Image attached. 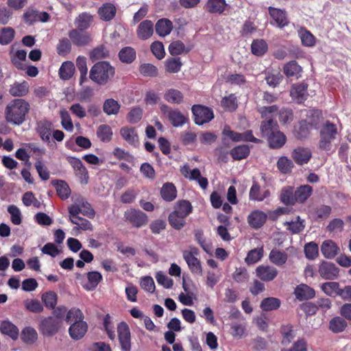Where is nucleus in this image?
Wrapping results in <instances>:
<instances>
[{
    "label": "nucleus",
    "instance_id": "nucleus-43",
    "mask_svg": "<svg viewBox=\"0 0 351 351\" xmlns=\"http://www.w3.org/2000/svg\"><path fill=\"white\" fill-rule=\"evenodd\" d=\"M41 300L46 308L54 309L58 302V295L53 291H49L42 294Z\"/></svg>",
    "mask_w": 351,
    "mask_h": 351
},
{
    "label": "nucleus",
    "instance_id": "nucleus-6",
    "mask_svg": "<svg viewBox=\"0 0 351 351\" xmlns=\"http://www.w3.org/2000/svg\"><path fill=\"white\" fill-rule=\"evenodd\" d=\"M160 109L173 127H182L189 121L188 117L178 109H173L166 104H160Z\"/></svg>",
    "mask_w": 351,
    "mask_h": 351
},
{
    "label": "nucleus",
    "instance_id": "nucleus-24",
    "mask_svg": "<svg viewBox=\"0 0 351 351\" xmlns=\"http://www.w3.org/2000/svg\"><path fill=\"white\" fill-rule=\"evenodd\" d=\"M339 251V248L332 240H326L321 245V252L323 256L327 258L335 257Z\"/></svg>",
    "mask_w": 351,
    "mask_h": 351
},
{
    "label": "nucleus",
    "instance_id": "nucleus-64",
    "mask_svg": "<svg viewBox=\"0 0 351 351\" xmlns=\"http://www.w3.org/2000/svg\"><path fill=\"white\" fill-rule=\"evenodd\" d=\"M299 36L302 44L306 47H313L315 43L314 36L308 31L301 29L299 31Z\"/></svg>",
    "mask_w": 351,
    "mask_h": 351
},
{
    "label": "nucleus",
    "instance_id": "nucleus-13",
    "mask_svg": "<svg viewBox=\"0 0 351 351\" xmlns=\"http://www.w3.org/2000/svg\"><path fill=\"white\" fill-rule=\"evenodd\" d=\"M117 332L119 343L123 351H130L131 349V337L128 324L125 322H121L117 326Z\"/></svg>",
    "mask_w": 351,
    "mask_h": 351
},
{
    "label": "nucleus",
    "instance_id": "nucleus-50",
    "mask_svg": "<svg viewBox=\"0 0 351 351\" xmlns=\"http://www.w3.org/2000/svg\"><path fill=\"white\" fill-rule=\"evenodd\" d=\"M346 327L347 322L340 317H335L329 322L330 330L335 333L343 331Z\"/></svg>",
    "mask_w": 351,
    "mask_h": 351
},
{
    "label": "nucleus",
    "instance_id": "nucleus-61",
    "mask_svg": "<svg viewBox=\"0 0 351 351\" xmlns=\"http://www.w3.org/2000/svg\"><path fill=\"white\" fill-rule=\"evenodd\" d=\"M280 302L276 298H267L264 299L261 304V307L263 311H269L278 308Z\"/></svg>",
    "mask_w": 351,
    "mask_h": 351
},
{
    "label": "nucleus",
    "instance_id": "nucleus-29",
    "mask_svg": "<svg viewBox=\"0 0 351 351\" xmlns=\"http://www.w3.org/2000/svg\"><path fill=\"white\" fill-rule=\"evenodd\" d=\"M294 293L295 297L300 300L313 298L315 295L314 289L304 284L298 285L295 288Z\"/></svg>",
    "mask_w": 351,
    "mask_h": 351
},
{
    "label": "nucleus",
    "instance_id": "nucleus-32",
    "mask_svg": "<svg viewBox=\"0 0 351 351\" xmlns=\"http://www.w3.org/2000/svg\"><path fill=\"white\" fill-rule=\"evenodd\" d=\"M120 134L130 145H136L138 143V134L133 128L127 126L122 128L120 130Z\"/></svg>",
    "mask_w": 351,
    "mask_h": 351
},
{
    "label": "nucleus",
    "instance_id": "nucleus-16",
    "mask_svg": "<svg viewBox=\"0 0 351 351\" xmlns=\"http://www.w3.org/2000/svg\"><path fill=\"white\" fill-rule=\"evenodd\" d=\"M256 276L263 281H271L278 275L276 268L269 265H260L256 269Z\"/></svg>",
    "mask_w": 351,
    "mask_h": 351
},
{
    "label": "nucleus",
    "instance_id": "nucleus-59",
    "mask_svg": "<svg viewBox=\"0 0 351 351\" xmlns=\"http://www.w3.org/2000/svg\"><path fill=\"white\" fill-rule=\"evenodd\" d=\"M174 211L186 217L192 212V206L189 201H180L176 204Z\"/></svg>",
    "mask_w": 351,
    "mask_h": 351
},
{
    "label": "nucleus",
    "instance_id": "nucleus-39",
    "mask_svg": "<svg viewBox=\"0 0 351 351\" xmlns=\"http://www.w3.org/2000/svg\"><path fill=\"white\" fill-rule=\"evenodd\" d=\"M294 188L291 186H284L281 190L280 199L286 205H293L295 202Z\"/></svg>",
    "mask_w": 351,
    "mask_h": 351
},
{
    "label": "nucleus",
    "instance_id": "nucleus-36",
    "mask_svg": "<svg viewBox=\"0 0 351 351\" xmlns=\"http://www.w3.org/2000/svg\"><path fill=\"white\" fill-rule=\"evenodd\" d=\"M93 22V16L87 12L80 14L75 20V25L81 31L88 29Z\"/></svg>",
    "mask_w": 351,
    "mask_h": 351
},
{
    "label": "nucleus",
    "instance_id": "nucleus-11",
    "mask_svg": "<svg viewBox=\"0 0 351 351\" xmlns=\"http://www.w3.org/2000/svg\"><path fill=\"white\" fill-rule=\"evenodd\" d=\"M181 173L187 179L196 180L202 189H206L208 182L206 178L201 176L200 171L195 168L191 170L189 165H184L180 168Z\"/></svg>",
    "mask_w": 351,
    "mask_h": 351
},
{
    "label": "nucleus",
    "instance_id": "nucleus-37",
    "mask_svg": "<svg viewBox=\"0 0 351 351\" xmlns=\"http://www.w3.org/2000/svg\"><path fill=\"white\" fill-rule=\"evenodd\" d=\"M29 92V85L27 82H23L21 83H14L9 90V93L14 97H23L27 94Z\"/></svg>",
    "mask_w": 351,
    "mask_h": 351
},
{
    "label": "nucleus",
    "instance_id": "nucleus-31",
    "mask_svg": "<svg viewBox=\"0 0 351 351\" xmlns=\"http://www.w3.org/2000/svg\"><path fill=\"white\" fill-rule=\"evenodd\" d=\"M155 29L160 36L164 37L171 33L173 29V23L167 19H161L156 22Z\"/></svg>",
    "mask_w": 351,
    "mask_h": 351
},
{
    "label": "nucleus",
    "instance_id": "nucleus-8",
    "mask_svg": "<svg viewBox=\"0 0 351 351\" xmlns=\"http://www.w3.org/2000/svg\"><path fill=\"white\" fill-rule=\"evenodd\" d=\"M62 326V320L52 316L43 317L39 324V330L43 335L53 336Z\"/></svg>",
    "mask_w": 351,
    "mask_h": 351
},
{
    "label": "nucleus",
    "instance_id": "nucleus-42",
    "mask_svg": "<svg viewBox=\"0 0 351 351\" xmlns=\"http://www.w3.org/2000/svg\"><path fill=\"white\" fill-rule=\"evenodd\" d=\"M313 189L311 186L304 184L297 189L295 191V202H304L311 195Z\"/></svg>",
    "mask_w": 351,
    "mask_h": 351
},
{
    "label": "nucleus",
    "instance_id": "nucleus-56",
    "mask_svg": "<svg viewBox=\"0 0 351 351\" xmlns=\"http://www.w3.org/2000/svg\"><path fill=\"white\" fill-rule=\"evenodd\" d=\"M250 153V148L247 145H239L230 151V154L234 160L245 158Z\"/></svg>",
    "mask_w": 351,
    "mask_h": 351
},
{
    "label": "nucleus",
    "instance_id": "nucleus-51",
    "mask_svg": "<svg viewBox=\"0 0 351 351\" xmlns=\"http://www.w3.org/2000/svg\"><path fill=\"white\" fill-rule=\"evenodd\" d=\"M321 289L326 295L335 297L339 295V284L337 282H327L322 285Z\"/></svg>",
    "mask_w": 351,
    "mask_h": 351
},
{
    "label": "nucleus",
    "instance_id": "nucleus-19",
    "mask_svg": "<svg viewBox=\"0 0 351 351\" xmlns=\"http://www.w3.org/2000/svg\"><path fill=\"white\" fill-rule=\"evenodd\" d=\"M53 130V124L47 120H41L37 122L36 131L41 139L47 143L50 142Z\"/></svg>",
    "mask_w": 351,
    "mask_h": 351
},
{
    "label": "nucleus",
    "instance_id": "nucleus-45",
    "mask_svg": "<svg viewBox=\"0 0 351 351\" xmlns=\"http://www.w3.org/2000/svg\"><path fill=\"white\" fill-rule=\"evenodd\" d=\"M57 194L62 199H66L71 194V189L67 183L63 180H58L53 183Z\"/></svg>",
    "mask_w": 351,
    "mask_h": 351
},
{
    "label": "nucleus",
    "instance_id": "nucleus-47",
    "mask_svg": "<svg viewBox=\"0 0 351 351\" xmlns=\"http://www.w3.org/2000/svg\"><path fill=\"white\" fill-rule=\"evenodd\" d=\"M176 189L171 183H165L160 191L162 197L166 201H172L176 197Z\"/></svg>",
    "mask_w": 351,
    "mask_h": 351
},
{
    "label": "nucleus",
    "instance_id": "nucleus-15",
    "mask_svg": "<svg viewBox=\"0 0 351 351\" xmlns=\"http://www.w3.org/2000/svg\"><path fill=\"white\" fill-rule=\"evenodd\" d=\"M267 215L260 210H255L250 213L247 217L249 225L254 229L261 228L266 222Z\"/></svg>",
    "mask_w": 351,
    "mask_h": 351
},
{
    "label": "nucleus",
    "instance_id": "nucleus-14",
    "mask_svg": "<svg viewBox=\"0 0 351 351\" xmlns=\"http://www.w3.org/2000/svg\"><path fill=\"white\" fill-rule=\"evenodd\" d=\"M124 217L127 221L137 228L145 225L147 222L146 215L139 210L129 209L125 212Z\"/></svg>",
    "mask_w": 351,
    "mask_h": 351
},
{
    "label": "nucleus",
    "instance_id": "nucleus-21",
    "mask_svg": "<svg viewBox=\"0 0 351 351\" xmlns=\"http://www.w3.org/2000/svg\"><path fill=\"white\" fill-rule=\"evenodd\" d=\"M88 325L86 322L81 321L73 323L69 328L71 337L75 340L82 339L86 334Z\"/></svg>",
    "mask_w": 351,
    "mask_h": 351
},
{
    "label": "nucleus",
    "instance_id": "nucleus-7",
    "mask_svg": "<svg viewBox=\"0 0 351 351\" xmlns=\"http://www.w3.org/2000/svg\"><path fill=\"white\" fill-rule=\"evenodd\" d=\"M197 254L198 250L196 247H190V250L183 252V258L193 274L202 276L203 269L200 261L196 257Z\"/></svg>",
    "mask_w": 351,
    "mask_h": 351
},
{
    "label": "nucleus",
    "instance_id": "nucleus-17",
    "mask_svg": "<svg viewBox=\"0 0 351 351\" xmlns=\"http://www.w3.org/2000/svg\"><path fill=\"white\" fill-rule=\"evenodd\" d=\"M308 85L305 83L297 84L292 86L290 96L298 103H302L306 100Z\"/></svg>",
    "mask_w": 351,
    "mask_h": 351
},
{
    "label": "nucleus",
    "instance_id": "nucleus-22",
    "mask_svg": "<svg viewBox=\"0 0 351 351\" xmlns=\"http://www.w3.org/2000/svg\"><path fill=\"white\" fill-rule=\"evenodd\" d=\"M69 36L75 45L84 46L88 45L91 37L87 32H80L76 29H72L69 32Z\"/></svg>",
    "mask_w": 351,
    "mask_h": 351
},
{
    "label": "nucleus",
    "instance_id": "nucleus-18",
    "mask_svg": "<svg viewBox=\"0 0 351 351\" xmlns=\"http://www.w3.org/2000/svg\"><path fill=\"white\" fill-rule=\"evenodd\" d=\"M154 34V23L150 20H145L140 23L136 29V36L140 40H145L150 38Z\"/></svg>",
    "mask_w": 351,
    "mask_h": 351
},
{
    "label": "nucleus",
    "instance_id": "nucleus-2",
    "mask_svg": "<svg viewBox=\"0 0 351 351\" xmlns=\"http://www.w3.org/2000/svg\"><path fill=\"white\" fill-rule=\"evenodd\" d=\"M114 69L106 61L95 64L90 71V79L99 85H105L114 75Z\"/></svg>",
    "mask_w": 351,
    "mask_h": 351
},
{
    "label": "nucleus",
    "instance_id": "nucleus-62",
    "mask_svg": "<svg viewBox=\"0 0 351 351\" xmlns=\"http://www.w3.org/2000/svg\"><path fill=\"white\" fill-rule=\"evenodd\" d=\"M263 256V249L256 248L250 251L245 259V262L248 264H254L261 259Z\"/></svg>",
    "mask_w": 351,
    "mask_h": 351
},
{
    "label": "nucleus",
    "instance_id": "nucleus-10",
    "mask_svg": "<svg viewBox=\"0 0 351 351\" xmlns=\"http://www.w3.org/2000/svg\"><path fill=\"white\" fill-rule=\"evenodd\" d=\"M320 277L325 280H335L339 276V269L331 262L322 261L318 267Z\"/></svg>",
    "mask_w": 351,
    "mask_h": 351
},
{
    "label": "nucleus",
    "instance_id": "nucleus-57",
    "mask_svg": "<svg viewBox=\"0 0 351 351\" xmlns=\"http://www.w3.org/2000/svg\"><path fill=\"white\" fill-rule=\"evenodd\" d=\"M185 218L186 217L173 211L169 216V221L173 228L180 230L185 224Z\"/></svg>",
    "mask_w": 351,
    "mask_h": 351
},
{
    "label": "nucleus",
    "instance_id": "nucleus-30",
    "mask_svg": "<svg viewBox=\"0 0 351 351\" xmlns=\"http://www.w3.org/2000/svg\"><path fill=\"white\" fill-rule=\"evenodd\" d=\"M270 195L269 190H265L263 193L261 191L260 186L254 182L249 193V197L250 200L262 202Z\"/></svg>",
    "mask_w": 351,
    "mask_h": 351
},
{
    "label": "nucleus",
    "instance_id": "nucleus-41",
    "mask_svg": "<svg viewBox=\"0 0 351 351\" xmlns=\"http://www.w3.org/2000/svg\"><path fill=\"white\" fill-rule=\"evenodd\" d=\"M0 331L2 334L8 335L14 340L16 339L19 336L17 327L8 321H4L1 323Z\"/></svg>",
    "mask_w": 351,
    "mask_h": 351
},
{
    "label": "nucleus",
    "instance_id": "nucleus-1",
    "mask_svg": "<svg viewBox=\"0 0 351 351\" xmlns=\"http://www.w3.org/2000/svg\"><path fill=\"white\" fill-rule=\"evenodd\" d=\"M30 110L29 104L23 99H14L10 101L5 108V121L14 125H21Z\"/></svg>",
    "mask_w": 351,
    "mask_h": 351
},
{
    "label": "nucleus",
    "instance_id": "nucleus-49",
    "mask_svg": "<svg viewBox=\"0 0 351 351\" xmlns=\"http://www.w3.org/2000/svg\"><path fill=\"white\" fill-rule=\"evenodd\" d=\"M119 56L121 62L131 63L136 58V51L131 47H125L119 51Z\"/></svg>",
    "mask_w": 351,
    "mask_h": 351
},
{
    "label": "nucleus",
    "instance_id": "nucleus-38",
    "mask_svg": "<svg viewBox=\"0 0 351 351\" xmlns=\"http://www.w3.org/2000/svg\"><path fill=\"white\" fill-rule=\"evenodd\" d=\"M87 279L88 282L84 284L83 287L87 291H93L102 280V276L98 271H90L87 274Z\"/></svg>",
    "mask_w": 351,
    "mask_h": 351
},
{
    "label": "nucleus",
    "instance_id": "nucleus-23",
    "mask_svg": "<svg viewBox=\"0 0 351 351\" xmlns=\"http://www.w3.org/2000/svg\"><path fill=\"white\" fill-rule=\"evenodd\" d=\"M69 221L75 225V226L73 228V231L75 232H79L80 230H93V225L88 219L80 217L79 216H69Z\"/></svg>",
    "mask_w": 351,
    "mask_h": 351
},
{
    "label": "nucleus",
    "instance_id": "nucleus-27",
    "mask_svg": "<svg viewBox=\"0 0 351 351\" xmlns=\"http://www.w3.org/2000/svg\"><path fill=\"white\" fill-rule=\"evenodd\" d=\"M269 11L271 17L275 21L278 27L282 28L288 24V20L284 10L269 7Z\"/></svg>",
    "mask_w": 351,
    "mask_h": 351
},
{
    "label": "nucleus",
    "instance_id": "nucleus-58",
    "mask_svg": "<svg viewBox=\"0 0 351 351\" xmlns=\"http://www.w3.org/2000/svg\"><path fill=\"white\" fill-rule=\"evenodd\" d=\"M182 63L180 58H168L165 61V69L168 73H176L180 71Z\"/></svg>",
    "mask_w": 351,
    "mask_h": 351
},
{
    "label": "nucleus",
    "instance_id": "nucleus-12",
    "mask_svg": "<svg viewBox=\"0 0 351 351\" xmlns=\"http://www.w3.org/2000/svg\"><path fill=\"white\" fill-rule=\"evenodd\" d=\"M69 164L74 170L75 175L78 178L81 184H86L88 182V173L80 159L70 157L68 159Z\"/></svg>",
    "mask_w": 351,
    "mask_h": 351
},
{
    "label": "nucleus",
    "instance_id": "nucleus-25",
    "mask_svg": "<svg viewBox=\"0 0 351 351\" xmlns=\"http://www.w3.org/2000/svg\"><path fill=\"white\" fill-rule=\"evenodd\" d=\"M226 5L225 0H208L204 9L209 13L221 14L224 12Z\"/></svg>",
    "mask_w": 351,
    "mask_h": 351
},
{
    "label": "nucleus",
    "instance_id": "nucleus-26",
    "mask_svg": "<svg viewBox=\"0 0 351 351\" xmlns=\"http://www.w3.org/2000/svg\"><path fill=\"white\" fill-rule=\"evenodd\" d=\"M278 130V125L276 121L273 119L263 121L261 123L260 130L261 136L266 137L267 140L276 131Z\"/></svg>",
    "mask_w": 351,
    "mask_h": 351
},
{
    "label": "nucleus",
    "instance_id": "nucleus-5",
    "mask_svg": "<svg viewBox=\"0 0 351 351\" xmlns=\"http://www.w3.org/2000/svg\"><path fill=\"white\" fill-rule=\"evenodd\" d=\"M322 112L318 110H309L306 112V119L300 122L298 136L304 138L307 136L308 130L317 126L322 120Z\"/></svg>",
    "mask_w": 351,
    "mask_h": 351
},
{
    "label": "nucleus",
    "instance_id": "nucleus-40",
    "mask_svg": "<svg viewBox=\"0 0 351 351\" xmlns=\"http://www.w3.org/2000/svg\"><path fill=\"white\" fill-rule=\"evenodd\" d=\"M302 71V67L294 60L285 64L283 72L287 77H296L298 78Z\"/></svg>",
    "mask_w": 351,
    "mask_h": 351
},
{
    "label": "nucleus",
    "instance_id": "nucleus-4",
    "mask_svg": "<svg viewBox=\"0 0 351 351\" xmlns=\"http://www.w3.org/2000/svg\"><path fill=\"white\" fill-rule=\"evenodd\" d=\"M73 203L68 208L69 216L77 217L82 214L90 219H93L95 212L90 204L82 197H73Z\"/></svg>",
    "mask_w": 351,
    "mask_h": 351
},
{
    "label": "nucleus",
    "instance_id": "nucleus-54",
    "mask_svg": "<svg viewBox=\"0 0 351 351\" xmlns=\"http://www.w3.org/2000/svg\"><path fill=\"white\" fill-rule=\"evenodd\" d=\"M251 49L254 55L260 56L267 51V45L264 40L258 39L252 42Z\"/></svg>",
    "mask_w": 351,
    "mask_h": 351
},
{
    "label": "nucleus",
    "instance_id": "nucleus-20",
    "mask_svg": "<svg viewBox=\"0 0 351 351\" xmlns=\"http://www.w3.org/2000/svg\"><path fill=\"white\" fill-rule=\"evenodd\" d=\"M312 156L311 152L308 148L298 147L293 149L291 157L296 164L302 165L306 164Z\"/></svg>",
    "mask_w": 351,
    "mask_h": 351
},
{
    "label": "nucleus",
    "instance_id": "nucleus-3",
    "mask_svg": "<svg viewBox=\"0 0 351 351\" xmlns=\"http://www.w3.org/2000/svg\"><path fill=\"white\" fill-rule=\"evenodd\" d=\"M338 136V129L335 124L326 121L320 128L319 147L324 151H330L332 143Z\"/></svg>",
    "mask_w": 351,
    "mask_h": 351
},
{
    "label": "nucleus",
    "instance_id": "nucleus-33",
    "mask_svg": "<svg viewBox=\"0 0 351 351\" xmlns=\"http://www.w3.org/2000/svg\"><path fill=\"white\" fill-rule=\"evenodd\" d=\"M164 99L170 104H180L184 99L183 94L177 89L169 88L164 93Z\"/></svg>",
    "mask_w": 351,
    "mask_h": 351
},
{
    "label": "nucleus",
    "instance_id": "nucleus-52",
    "mask_svg": "<svg viewBox=\"0 0 351 351\" xmlns=\"http://www.w3.org/2000/svg\"><path fill=\"white\" fill-rule=\"evenodd\" d=\"M38 337L36 330L32 327L25 328L21 332V339L26 343H34Z\"/></svg>",
    "mask_w": 351,
    "mask_h": 351
},
{
    "label": "nucleus",
    "instance_id": "nucleus-48",
    "mask_svg": "<svg viewBox=\"0 0 351 351\" xmlns=\"http://www.w3.org/2000/svg\"><path fill=\"white\" fill-rule=\"evenodd\" d=\"M15 31L11 27H6L0 29V44L5 45L12 41L14 38Z\"/></svg>",
    "mask_w": 351,
    "mask_h": 351
},
{
    "label": "nucleus",
    "instance_id": "nucleus-60",
    "mask_svg": "<svg viewBox=\"0 0 351 351\" xmlns=\"http://www.w3.org/2000/svg\"><path fill=\"white\" fill-rule=\"evenodd\" d=\"M97 137L103 142H108L112 136V129L106 125H100L97 130Z\"/></svg>",
    "mask_w": 351,
    "mask_h": 351
},
{
    "label": "nucleus",
    "instance_id": "nucleus-46",
    "mask_svg": "<svg viewBox=\"0 0 351 351\" xmlns=\"http://www.w3.org/2000/svg\"><path fill=\"white\" fill-rule=\"evenodd\" d=\"M293 167V161L287 156H281L278 160L277 168L283 174L291 173Z\"/></svg>",
    "mask_w": 351,
    "mask_h": 351
},
{
    "label": "nucleus",
    "instance_id": "nucleus-9",
    "mask_svg": "<svg viewBox=\"0 0 351 351\" xmlns=\"http://www.w3.org/2000/svg\"><path fill=\"white\" fill-rule=\"evenodd\" d=\"M191 110L195 117V123L197 125L208 123L214 118L213 110L207 107L194 105Z\"/></svg>",
    "mask_w": 351,
    "mask_h": 351
},
{
    "label": "nucleus",
    "instance_id": "nucleus-28",
    "mask_svg": "<svg viewBox=\"0 0 351 351\" xmlns=\"http://www.w3.org/2000/svg\"><path fill=\"white\" fill-rule=\"evenodd\" d=\"M116 12L117 9L112 3H106L99 8L98 14L101 20L108 21L114 17Z\"/></svg>",
    "mask_w": 351,
    "mask_h": 351
},
{
    "label": "nucleus",
    "instance_id": "nucleus-63",
    "mask_svg": "<svg viewBox=\"0 0 351 351\" xmlns=\"http://www.w3.org/2000/svg\"><path fill=\"white\" fill-rule=\"evenodd\" d=\"M24 306L28 311L35 313H41L44 310L43 304L36 299L25 300Z\"/></svg>",
    "mask_w": 351,
    "mask_h": 351
},
{
    "label": "nucleus",
    "instance_id": "nucleus-34",
    "mask_svg": "<svg viewBox=\"0 0 351 351\" xmlns=\"http://www.w3.org/2000/svg\"><path fill=\"white\" fill-rule=\"evenodd\" d=\"M269 147L273 149H279L286 143L287 138L285 135L278 130L267 140Z\"/></svg>",
    "mask_w": 351,
    "mask_h": 351
},
{
    "label": "nucleus",
    "instance_id": "nucleus-53",
    "mask_svg": "<svg viewBox=\"0 0 351 351\" xmlns=\"http://www.w3.org/2000/svg\"><path fill=\"white\" fill-rule=\"evenodd\" d=\"M285 225L287 226L289 230L292 234H297L302 232L304 229V221L300 217H297L295 220L287 221Z\"/></svg>",
    "mask_w": 351,
    "mask_h": 351
},
{
    "label": "nucleus",
    "instance_id": "nucleus-35",
    "mask_svg": "<svg viewBox=\"0 0 351 351\" xmlns=\"http://www.w3.org/2000/svg\"><path fill=\"white\" fill-rule=\"evenodd\" d=\"M269 261L277 266L285 265L288 259V255L283 251L274 249L269 255Z\"/></svg>",
    "mask_w": 351,
    "mask_h": 351
},
{
    "label": "nucleus",
    "instance_id": "nucleus-55",
    "mask_svg": "<svg viewBox=\"0 0 351 351\" xmlns=\"http://www.w3.org/2000/svg\"><path fill=\"white\" fill-rule=\"evenodd\" d=\"M120 109L119 103L113 99H108L104 101L103 110L108 115L117 114Z\"/></svg>",
    "mask_w": 351,
    "mask_h": 351
},
{
    "label": "nucleus",
    "instance_id": "nucleus-44",
    "mask_svg": "<svg viewBox=\"0 0 351 351\" xmlns=\"http://www.w3.org/2000/svg\"><path fill=\"white\" fill-rule=\"evenodd\" d=\"M74 72V64L70 61L63 62L59 69L60 77L64 80L70 79L73 75Z\"/></svg>",
    "mask_w": 351,
    "mask_h": 351
}]
</instances>
